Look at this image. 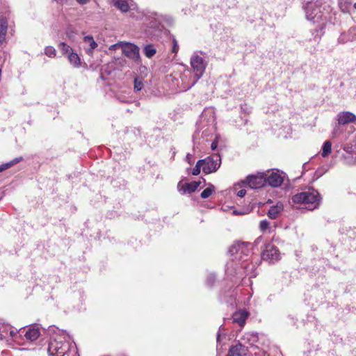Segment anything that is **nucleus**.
<instances>
[{"mask_svg": "<svg viewBox=\"0 0 356 356\" xmlns=\"http://www.w3.org/2000/svg\"><path fill=\"white\" fill-rule=\"evenodd\" d=\"M310 169V164L309 163H305L302 165L303 172L307 171Z\"/></svg>", "mask_w": 356, "mask_h": 356, "instance_id": "obj_36", "label": "nucleus"}, {"mask_svg": "<svg viewBox=\"0 0 356 356\" xmlns=\"http://www.w3.org/2000/svg\"><path fill=\"white\" fill-rule=\"evenodd\" d=\"M252 249V245L250 243L237 242L229 248V253L234 256V259L241 262V267L247 275H254L252 270L254 266L249 263L246 264L251 257Z\"/></svg>", "mask_w": 356, "mask_h": 356, "instance_id": "obj_1", "label": "nucleus"}, {"mask_svg": "<svg viewBox=\"0 0 356 356\" xmlns=\"http://www.w3.org/2000/svg\"><path fill=\"white\" fill-rule=\"evenodd\" d=\"M143 88V83L141 80L136 78L134 80V90L140 91Z\"/></svg>", "mask_w": 356, "mask_h": 356, "instance_id": "obj_31", "label": "nucleus"}, {"mask_svg": "<svg viewBox=\"0 0 356 356\" xmlns=\"http://www.w3.org/2000/svg\"><path fill=\"white\" fill-rule=\"evenodd\" d=\"M143 51L145 56L150 58L155 55L156 50L153 44H149L144 47Z\"/></svg>", "mask_w": 356, "mask_h": 356, "instance_id": "obj_21", "label": "nucleus"}, {"mask_svg": "<svg viewBox=\"0 0 356 356\" xmlns=\"http://www.w3.org/2000/svg\"><path fill=\"white\" fill-rule=\"evenodd\" d=\"M202 168V165L201 163H199V161L196 163L195 166L192 170V175H198L200 173L201 168Z\"/></svg>", "mask_w": 356, "mask_h": 356, "instance_id": "obj_32", "label": "nucleus"}, {"mask_svg": "<svg viewBox=\"0 0 356 356\" xmlns=\"http://www.w3.org/2000/svg\"><path fill=\"white\" fill-rule=\"evenodd\" d=\"M248 315V312L245 310L236 312L232 316L233 322L238 324L241 327H243Z\"/></svg>", "mask_w": 356, "mask_h": 356, "instance_id": "obj_15", "label": "nucleus"}, {"mask_svg": "<svg viewBox=\"0 0 356 356\" xmlns=\"http://www.w3.org/2000/svg\"><path fill=\"white\" fill-rule=\"evenodd\" d=\"M80 4H86L89 0H76Z\"/></svg>", "mask_w": 356, "mask_h": 356, "instance_id": "obj_40", "label": "nucleus"}, {"mask_svg": "<svg viewBox=\"0 0 356 356\" xmlns=\"http://www.w3.org/2000/svg\"><path fill=\"white\" fill-rule=\"evenodd\" d=\"M67 337V334L63 332L61 336L49 342L47 348L49 356H65L70 348Z\"/></svg>", "mask_w": 356, "mask_h": 356, "instance_id": "obj_3", "label": "nucleus"}, {"mask_svg": "<svg viewBox=\"0 0 356 356\" xmlns=\"http://www.w3.org/2000/svg\"><path fill=\"white\" fill-rule=\"evenodd\" d=\"M118 45H119V44H113V45L112 46V47H113V48H114V47H116V46H118Z\"/></svg>", "mask_w": 356, "mask_h": 356, "instance_id": "obj_43", "label": "nucleus"}, {"mask_svg": "<svg viewBox=\"0 0 356 356\" xmlns=\"http://www.w3.org/2000/svg\"><path fill=\"white\" fill-rule=\"evenodd\" d=\"M129 0H113V4L122 12L125 13L129 9Z\"/></svg>", "mask_w": 356, "mask_h": 356, "instance_id": "obj_19", "label": "nucleus"}, {"mask_svg": "<svg viewBox=\"0 0 356 356\" xmlns=\"http://www.w3.org/2000/svg\"><path fill=\"white\" fill-rule=\"evenodd\" d=\"M192 157H193V156H192V155H191V154H188L186 155V160H187V161H188L189 163H191V162H192Z\"/></svg>", "mask_w": 356, "mask_h": 356, "instance_id": "obj_39", "label": "nucleus"}, {"mask_svg": "<svg viewBox=\"0 0 356 356\" xmlns=\"http://www.w3.org/2000/svg\"><path fill=\"white\" fill-rule=\"evenodd\" d=\"M67 58L70 64L74 67H79L81 66V59L76 53L74 51L70 52V54L67 55Z\"/></svg>", "mask_w": 356, "mask_h": 356, "instance_id": "obj_18", "label": "nucleus"}, {"mask_svg": "<svg viewBox=\"0 0 356 356\" xmlns=\"http://www.w3.org/2000/svg\"><path fill=\"white\" fill-rule=\"evenodd\" d=\"M266 172H259L255 175H249L246 177L245 183L250 188L256 189L264 186L266 184Z\"/></svg>", "mask_w": 356, "mask_h": 356, "instance_id": "obj_7", "label": "nucleus"}, {"mask_svg": "<svg viewBox=\"0 0 356 356\" xmlns=\"http://www.w3.org/2000/svg\"><path fill=\"white\" fill-rule=\"evenodd\" d=\"M202 165V171L205 174H210L216 172L220 166L221 158L218 154H213L204 159L199 160Z\"/></svg>", "mask_w": 356, "mask_h": 356, "instance_id": "obj_4", "label": "nucleus"}, {"mask_svg": "<svg viewBox=\"0 0 356 356\" xmlns=\"http://www.w3.org/2000/svg\"><path fill=\"white\" fill-rule=\"evenodd\" d=\"M284 210L283 204L280 202H277L276 204L270 207L269 209L267 216L269 218L275 220L277 219L282 213Z\"/></svg>", "mask_w": 356, "mask_h": 356, "instance_id": "obj_12", "label": "nucleus"}, {"mask_svg": "<svg viewBox=\"0 0 356 356\" xmlns=\"http://www.w3.org/2000/svg\"><path fill=\"white\" fill-rule=\"evenodd\" d=\"M258 341V336L254 333H246L241 339L238 343L244 344L245 346L249 348L255 345Z\"/></svg>", "mask_w": 356, "mask_h": 356, "instance_id": "obj_13", "label": "nucleus"}, {"mask_svg": "<svg viewBox=\"0 0 356 356\" xmlns=\"http://www.w3.org/2000/svg\"><path fill=\"white\" fill-rule=\"evenodd\" d=\"M179 50V46H178V42L177 41V40L173 38H172V52L175 53V54H177V51Z\"/></svg>", "mask_w": 356, "mask_h": 356, "instance_id": "obj_34", "label": "nucleus"}, {"mask_svg": "<svg viewBox=\"0 0 356 356\" xmlns=\"http://www.w3.org/2000/svg\"><path fill=\"white\" fill-rule=\"evenodd\" d=\"M149 20H150V22L147 24L148 27H149L151 29H160V25L161 23V19H159V17H152V19H149Z\"/></svg>", "mask_w": 356, "mask_h": 356, "instance_id": "obj_22", "label": "nucleus"}, {"mask_svg": "<svg viewBox=\"0 0 356 356\" xmlns=\"http://www.w3.org/2000/svg\"><path fill=\"white\" fill-rule=\"evenodd\" d=\"M356 121V116L350 112H341L338 114L339 124H346Z\"/></svg>", "mask_w": 356, "mask_h": 356, "instance_id": "obj_14", "label": "nucleus"}, {"mask_svg": "<svg viewBox=\"0 0 356 356\" xmlns=\"http://www.w3.org/2000/svg\"><path fill=\"white\" fill-rule=\"evenodd\" d=\"M200 184V181H192L191 183H185L184 184H181L179 183L178 189L179 191L184 193H192L195 191V190L198 188Z\"/></svg>", "mask_w": 356, "mask_h": 356, "instance_id": "obj_10", "label": "nucleus"}, {"mask_svg": "<svg viewBox=\"0 0 356 356\" xmlns=\"http://www.w3.org/2000/svg\"><path fill=\"white\" fill-rule=\"evenodd\" d=\"M220 340V332H218V334H217V342H219Z\"/></svg>", "mask_w": 356, "mask_h": 356, "instance_id": "obj_41", "label": "nucleus"}, {"mask_svg": "<svg viewBox=\"0 0 356 356\" xmlns=\"http://www.w3.org/2000/svg\"><path fill=\"white\" fill-rule=\"evenodd\" d=\"M280 252L275 245L270 243L265 245V248L261 253L263 260L275 263L280 259Z\"/></svg>", "mask_w": 356, "mask_h": 356, "instance_id": "obj_5", "label": "nucleus"}, {"mask_svg": "<svg viewBox=\"0 0 356 356\" xmlns=\"http://www.w3.org/2000/svg\"><path fill=\"white\" fill-rule=\"evenodd\" d=\"M246 194V191L245 189H241L237 192V196L240 197H243Z\"/></svg>", "mask_w": 356, "mask_h": 356, "instance_id": "obj_35", "label": "nucleus"}, {"mask_svg": "<svg viewBox=\"0 0 356 356\" xmlns=\"http://www.w3.org/2000/svg\"><path fill=\"white\" fill-rule=\"evenodd\" d=\"M58 48L60 50V51L62 52L63 55H65L67 56L68 54H70V52L73 51L71 47L63 42H60L58 44Z\"/></svg>", "mask_w": 356, "mask_h": 356, "instance_id": "obj_24", "label": "nucleus"}, {"mask_svg": "<svg viewBox=\"0 0 356 356\" xmlns=\"http://www.w3.org/2000/svg\"><path fill=\"white\" fill-rule=\"evenodd\" d=\"M121 45L122 47V52L127 57L134 60L139 58V49L136 45L131 43H125Z\"/></svg>", "mask_w": 356, "mask_h": 356, "instance_id": "obj_8", "label": "nucleus"}, {"mask_svg": "<svg viewBox=\"0 0 356 356\" xmlns=\"http://www.w3.org/2000/svg\"><path fill=\"white\" fill-rule=\"evenodd\" d=\"M8 29V22L6 19H0V46L3 43Z\"/></svg>", "mask_w": 356, "mask_h": 356, "instance_id": "obj_17", "label": "nucleus"}, {"mask_svg": "<svg viewBox=\"0 0 356 356\" xmlns=\"http://www.w3.org/2000/svg\"><path fill=\"white\" fill-rule=\"evenodd\" d=\"M302 8L305 13V17L307 20H312L311 13H309L312 8L311 3L307 1L302 6Z\"/></svg>", "mask_w": 356, "mask_h": 356, "instance_id": "obj_29", "label": "nucleus"}, {"mask_svg": "<svg viewBox=\"0 0 356 356\" xmlns=\"http://www.w3.org/2000/svg\"><path fill=\"white\" fill-rule=\"evenodd\" d=\"M44 54L49 58H54L56 56V51L52 46H47L44 49Z\"/></svg>", "mask_w": 356, "mask_h": 356, "instance_id": "obj_28", "label": "nucleus"}, {"mask_svg": "<svg viewBox=\"0 0 356 356\" xmlns=\"http://www.w3.org/2000/svg\"><path fill=\"white\" fill-rule=\"evenodd\" d=\"M22 157L16 158L14 160L10 161V162H8V163H3V164L0 165V172H3V170H6L8 168H9L10 167L13 166V165L17 163L18 162L22 161Z\"/></svg>", "mask_w": 356, "mask_h": 356, "instance_id": "obj_23", "label": "nucleus"}, {"mask_svg": "<svg viewBox=\"0 0 356 356\" xmlns=\"http://www.w3.org/2000/svg\"><path fill=\"white\" fill-rule=\"evenodd\" d=\"M83 41L89 44L90 48L86 50L88 54H92L93 50L97 47V42L94 40L93 38L90 35L84 37Z\"/></svg>", "mask_w": 356, "mask_h": 356, "instance_id": "obj_20", "label": "nucleus"}, {"mask_svg": "<svg viewBox=\"0 0 356 356\" xmlns=\"http://www.w3.org/2000/svg\"><path fill=\"white\" fill-rule=\"evenodd\" d=\"M321 200V198L320 197L318 192L313 189V209L318 207V206L320 204Z\"/></svg>", "mask_w": 356, "mask_h": 356, "instance_id": "obj_27", "label": "nucleus"}, {"mask_svg": "<svg viewBox=\"0 0 356 356\" xmlns=\"http://www.w3.org/2000/svg\"><path fill=\"white\" fill-rule=\"evenodd\" d=\"M259 240H260V238H258L254 241V243H255V244H257V243H259Z\"/></svg>", "mask_w": 356, "mask_h": 356, "instance_id": "obj_42", "label": "nucleus"}, {"mask_svg": "<svg viewBox=\"0 0 356 356\" xmlns=\"http://www.w3.org/2000/svg\"><path fill=\"white\" fill-rule=\"evenodd\" d=\"M331 150L332 143L329 140L325 141L323 145L322 156L323 157L327 156L331 152Z\"/></svg>", "mask_w": 356, "mask_h": 356, "instance_id": "obj_26", "label": "nucleus"}, {"mask_svg": "<svg viewBox=\"0 0 356 356\" xmlns=\"http://www.w3.org/2000/svg\"><path fill=\"white\" fill-rule=\"evenodd\" d=\"M190 63L193 70V76L187 83V85L184 86L185 90L190 89L198 81L204 74L207 65L205 59L197 52L191 56Z\"/></svg>", "mask_w": 356, "mask_h": 356, "instance_id": "obj_2", "label": "nucleus"}, {"mask_svg": "<svg viewBox=\"0 0 356 356\" xmlns=\"http://www.w3.org/2000/svg\"><path fill=\"white\" fill-rule=\"evenodd\" d=\"M211 147L213 150H215L216 148H217V142L216 140H214L211 145Z\"/></svg>", "mask_w": 356, "mask_h": 356, "instance_id": "obj_38", "label": "nucleus"}, {"mask_svg": "<svg viewBox=\"0 0 356 356\" xmlns=\"http://www.w3.org/2000/svg\"><path fill=\"white\" fill-rule=\"evenodd\" d=\"M40 330L36 327L29 328L25 333L24 336L26 339L31 341H34L40 337Z\"/></svg>", "mask_w": 356, "mask_h": 356, "instance_id": "obj_16", "label": "nucleus"}, {"mask_svg": "<svg viewBox=\"0 0 356 356\" xmlns=\"http://www.w3.org/2000/svg\"><path fill=\"white\" fill-rule=\"evenodd\" d=\"M17 334V331H15L13 328L9 329V335L11 337H14Z\"/></svg>", "mask_w": 356, "mask_h": 356, "instance_id": "obj_37", "label": "nucleus"}, {"mask_svg": "<svg viewBox=\"0 0 356 356\" xmlns=\"http://www.w3.org/2000/svg\"><path fill=\"white\" fill-rule=\"evenodd\" d=\"M248 353V347L238 343L230 348L227 356H245Z\"/></svg>", "mask_w": 356, "mask_h": 356, "instance_id": "obj_9", "label": "nucleus"}, {"mask_svg": "<svg viewBox=\"0 0 356 356\" xmlns=\"http://www.w3.org/2000/svg\"><path fill=\"white\" fill-rule=\"evenodd\" d=\"M266 184L272 187H279L282 185L284 181V178L286 177L285 172L279 170L276 171L266 172Z\"/></svg>", "mask_w": 356, "mask_h": 356, "instance_id": "obj_6", "label": "nucleus"}, {"mask_svg": "<svg viewBox=\"0 0 356 356\" xmlns=\"http://www.w3.org/2000/svg\"><path fill=\"white\" fill-rule=\"evenodd\" d=\"M269 222L266 220H261L259 224L261 231L265 232L268 229Z\"/></svg>", "mask_w": 356, "mask_h": 356, "instance_id": "obj_33", "label": "nucleus"}, {"mask_svg": "<svg viewBox=\"0 0 356 356\" xmlns=\"http://www.w3.org/2000/svg\"><path fill=\"white\" fill-rule=\"evenodd\" d=\"M214 188H215V187L213 185H212L211 184H209V187L205 188L202 192L200 197L202 199H206V198L209 197L212 194V193L214 191Z\"/></svg>", "mask_w": 356, "mask_h": 356, "instance_id": "obj_25", "label": "nucleus"}, {"mask_svg": "<svg viewBox=\"0 0 356 356\" xmlns=\"http://www.w3.org/2000/svg\"><path fill=\"white\" fill-rule=\"evenodd\" d=\"M292 200L294 203L301 204L312 203V193L310 192H301L292 197Z\"/></svg>", "mask_w": 356, "mask_h": 356, "instance_id": "obj_11", "label": "nucleus"}, {"mask_svg": "<svg viewBox=\"0 0 356 356\" xmlns=\"http://www.w3.org/2000/svg\"><path fill=\"white\" fill-rule=\"evenodd\" d=\"M354 8L356 9V2L354 4Z\"/></svg>", "mask_w": 356, "mask_h": 356, "instance_id": "obj_44", "label": "nucleus"}, {"mask_svg": "<svg viewBox=\"0 0 356 356\" xmlns=\"http://www.w3.org/2000/svg\"><path fill=\"white\" fill-rule=\"evenodd\" d=\"M215 280H216V276L213 273H211L208 275L207 278V280H206V284L208 286L211 287L213 286V284H214L215 282Z\"/></svg>", "mask_w": 356, "mask_h": 356, "instance_id": "obj_30", "label": "nucleus"}]
</instances>
